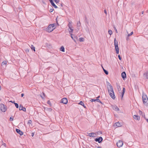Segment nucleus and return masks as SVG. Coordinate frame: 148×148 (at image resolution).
Here are the masks:
<instances>
[{
  "mask_svg": "<svg viewBox=\"0 0 148 148\" xmlns=\"http://www.w3.org/2000/svg\"><path fill=\"white\" fill-rule=\"evenodd\" d=\"M68 102V100L67 98H64L62 99L61 100V103H63L65 104H66Z\"/></svg>",
  "mask_w": 148,
  "mask_h": 148,
  "instance_id": "nucleus-7",
  "label": "nucleus"
},
{
  "mask_svg": "<svg viewBox=\"0 0 148 148\" xmlns=\"http://www.w3.org/2000/svg\"><path fill=\"white\" fill-rule=\"evenodd\" d=\"M60 50L62 52H64V48L63 46H62L60 48Z\"/></svg>",
  "mask_w": 148,
  "mask_h": 148,
  "instance_id": "nucleus-20",
  "label": "nucleus"
},
{
  "mask_svg": "<svg viewBox=\"0 0 148 148\" xmlns=\"http://www.w3.org/2000/svg\"><path fill=\"white\" fill-rule=\"evenodd\" d=\"M121 76L123 80H125L126 77V73L125 71L122 72L121 73Z\"/></svg>",
  "mask_w": 148,
  "mask_h": 148,
  "instance_id": "nucleus-8",
  "label": "nucleus"
},
{
  "mask_svg": "<svg viewBox=\"0 0 148 148\" xmlns=\"http://www.w3.org/2000/svg\"><path fill=\"white\" fill-rule=\"evenodd\" d=\"M71 23H69L68 24V26L69 28H71Z\"/></svg>",
  "mask_w": 148,
  "mask_h": 148,
  "instance_id": "nucleus-44",
  "label": "nucleus"
},
{
  "mask_svg": "<svg viewBox=\"0 0 148 148\" xmlns=\"http://www.w3.org/2000/svg\"><path fill=\"white\" fill-rule=\"evenodd\" d=\"M51 5L53 6L55 8H57L58 7L53 2V0H50L49 1Z\"/></svg>",
  "mask_w": 148,
  "mask_h": 148,
  "instance_id": "nucleus-12",
  "label": "nucleus"
},
{
  "mask_svg": "<svg viewBox=\"0 0 148 148\" xmlns=\"http://www.w3.org/2000/svg\"><path fill=\"white\" fill-rule=\"evenodd\" d=\"M97 148H101V147L100 146H98L97 147Z\"/></svg>",
  "mask_w": 148,
  "mask_h": 148,
  "instance_id": "nucleus-60",
  "label": "nucleus"
},
{
  "mask_svg": "<svg viewBox=\"0 0 148 148\" xmlns=\"http://www.w3.org/2000/svg\"><path fill=\"white\" fill-rule=\"evenodd\" d=\"M84 38L82 37L79 38V41L81 42H83L84 41Z\"/></svg>",
  "mask_w": 148,
  "mask_h": 148,
  "instance_id": "nucleus-27",
  "label": "nucleus"
},
{
  "mask_svg": "<svg viewBox=\"0 0 148 148\" xmlns=\"http://www.w3.org/2000/svg\"><path fill=\"white\" fill-rule=\"evenodd\" d=\"M113 108L114 110H115L116 111H117L119 110V108L118 107L116 106H114Z\"/></svg>",
  "mask_w": 148,
  "mask_h": 148,
  "instance_id": "nucleus-19",
  "label": "nucleus"
},
{
  "mask_svg": "<svg viewBox=\"0 0 148 148\" xmlns=\"http://www.w3.org/2000/svg\"><path fill=\"white\" fill-rule=\"evenodd\" d=\"M103 140V138L102 137L100 136L98 138H97L95 139V140L96 142H98L99 143H101Z\"/></svg>",
  "mask_w": 148,
  "mask_h": 148,
  "instance_id": "nucleus-5",
  "label": "nucleus"
},
{
  "mask_svg": "<svg viewBox=\"0 0 148 148\" xmlns=\"http://www.w3.org/2000/svg\"><path fill=\"white\" fill-rule=\"evenodd\" d=\"M118 57L119 58V59L120 60H121V59H122V58H121V57L120 55H119L118 56Z\"/></svg>",
  "mask_w": 148,
  "mask_h": 148,
  "instance_id": "nucleus-38",
  "label": "nucleus"
},
{
  "mask_svg": "<svg viewBox=\"0 0 148 148\" xmlns=\"http://www.w3.org/2000/svg\"><path fill=\"white\" fill-rule=\"evenodd\" d=\"M31 48L32 51H34V52L35 51V47L33 45H31Z\"/></svg>",
  "mask_w": 148,
  "mask_h": 148,
  "instance_id": "nucleus-23",
  "label": "nucleus"
},
{
  "mask_svg": "<svg viewBox=\"0 0 148 148\" xmlns=\"http://www.w3.org/2000/svg\"><path fill=\"white\" fill-rule=\"evenodd\" d=\"M55 29V27L52 28L51 27L50 25H49L46 29V31L49 32H50L53 31Z\"/></svg>",
  "mask_w": 148,
  "mask_h": 148,
  "instance_id": "nucleus-4",
  "label": "nucleus"
},
{
  "mask_svg": "<svg viewBox=\"0 0 148 148\" xmlns=\"http://www.w3.org/2000/svg\"><path fill=\"white\" fill-rule=\"evenodd\" d=\"M129 36H127V40H129Z\"/></svg>",
  "mask_w": 148,
  "mask_h": 148,
  "instance_id": "nucleus-53",
  "label": "nucleus"
},
{
  "mask_svg": "<svg viewBox=\"0 0 148 148\" xmlns=\"http://www.w3.org/2000/svg\"><path fill=\"white\" fill-rule=\"evenodd\" d=\"M143 101L144 104L148 106V99L146 95H143L142 96Z\"/></svg>",
  "mask_w": 148,
  "mask_h": 148,
  "instance_id": "nucleus-2",
  "label": "nucleus"
},
{
  "mask_svg": "<svg viewBox=\"0 0 148 148\" xmlns=\"http://www.w3.org/2000/svg\"><path fill=\"white\" fill-rule=\"evenodd\" d=\"M108 33L110 35H111L112 34V31L110 29L108 31Z\"/></svg>",
  "mask_w": 148,
  "mask_h": 148,
  "instance_id": "nucleus-28",
  "label": "nucleus"
},
{
  "mask_svg": "<svg viewBox=\"0 0 148 148\" xmlns=\"http://www.w3.org/2000/svg\"><path fill=\"white\" fill-rule=\"evenodd\" d=\"M145 120L147 121V122L148 123V119H146V118H145Z\"/></svg>",
  "mask_w": 148,
  "mask_h": 148,
  "instance_id": "nucleus-55",
  "label": "nucleus"
},
{
  "mask_svg": "<svg viewBox=\"0 0 148 148\" xmlns=\"http://www.w3.org/2000/svg\"><path fill=\"white\" fill-rule=\"evenodd\" d=\"M139 114H140L142 113V112L140 110H139Z\"/></svg>",
  "mask_w": 148,
  "mask_h": 148,
  "instance_id": "nucleus-48",
  "label": "nucleus"
},
{
  "mask_svg": "<svg viewBox=\"0 0 148 148\" xmlns=\"http://www.w3.org/2000/svg\"><path fill=\"white\" fill-rule=\"evenodd\" d=\"M90 101L91 102H95V101H96V99H91L90 100Z\"/></svg>",
  "mask_w": 148,
  "mask_h": 148,
  "instance_id": "nucleus-37",
  "label": "nucleus"
},
{
  "mask_svg": "<svg viewBox=\"0 0 148 148\" xmlns=\"http://www.w3.org/2000/svg\"><path fill=\"white\" fill-rule=\"evenodd\" d=\"M115 124L117 127H120L121 126V125L119 122L115 123Z\"/></svg>",
  "mask_w": 148,
  "mask_h": 148,
  "instance_id": "nucleus-22",
  "label": "nucleus"
},
{
  "mask_svg": "<svg viewBox=\"0 0 148 148\" xmlns=\"http://www.w3.org/2000/svg\"><path fill=\"white\" fill-rule=\"evenodd\" d=\"M56 23H57V25L58 26L59 25V24H58V21L57 20V18H56Z\"/></svg>",
  "mask_w": 148,
  "mask_h": 148,
  "instance_id": "nucleus-51",
  "label": "nucleus"
},
{
  "mask_svg": "<svg viewBox=\"0 0 148 148\" xmlns=\"http://www.w3.org/2000/svg\"><path fill=\"white\" fill-rule=\"evenodd\" d=\"M7 106L2 103H1L0 105V108L1 111L3 112H5L7 110Z\"/></svg>",
  "mask_w": 148,
  "mask_h": 148,
  "instance_id": "nucleus-3",
  "label": "nucleus"
},
{
  "mask_svg": "<svg viewBox=\"0 0 148 148\" xmlns=\"http://www.w3.org/2000/svg\"><path fill=\"white\" fill-rule=\"evenodd\" d=\"M96 101L100 103L101 104H102V103L101 102V101L99 99H96Z\"/></svg>",
  "mask_w": 148,
  "mask_h": 148,
  "instance_id": "nucleus-35",
  "label": "nucleus"
},
{
  "mask_svg": "<svg viewBox=\"0 0 148 148\" xmlns=\"http://www.w3.org/2000/svg\"><path fill=\"white\" fill-rule=\"evenodd\" d=\"M133 118L134 119L137 120H139L140 119V117L137 115H134L133 116Z\"/></svg>",
  "mask_w": 148,
  "mask_h": 148,
  "instance_id": "nucleus-14",
  "label": "nucleus"
},
{
  "mask_svg": "<svg viewBox=\"0 0 148 148\" xmlns=\"http://www.w3.org/2000/svg\"><path fill=\"white\" fill-rule=\"evenodd\" d=\"M115 49L116 51V54H118L119 53V48L118 47V44L114 45Z\"/></svg>",
  "mask_w": 148,
  "mask_h": 148,
  "instance_id": "nucleus-10",
  "label": "nucleus"
},
{
  "mask_svg": "<svg viewBox=\"0 0 148 148\" xmlns=\"http://www.w3.org/2000/svg\"><path fill=\"white\" fill-rule=\"evenodd\" d=\"M116 44H118V42L116 40V38H115L114 39V45H116Z\"/></svg>",
  "mask_w": 148,
  "mask_h": 148,
  "instance_id": "nucleus-26",
  "label": "nucleus"
},
{
  "mask_svg": "<svg viewBox=\"0 0 148 148\" xmlns=\"http://www.w3.org/2000/svg\"><path fill=\"white\" fill-rule=\"evenodd\" d=\"M79 104L82 106L84 108H86V107L84 105V103L82 101H80Z\"/></svg>",
  "mask_w": 148,
  "mask_h": 148,
  "instance_id": "nucleus-18",
  "label": "nucleus"
},
{
  "mask_svg": "<svg viewBox=\"0 0 148 148\" xmlns=\"http://www.w3.org/2000/svg\"><path fill=\"white\" fill-rule=\"evenodd\" d=\"M108 90L110 95L113 99L115 98V96L113 90V89H110L109 87H107Z\"/></svg>",
  "mask_w": 148,
  "mask_h": 148,
  "instance_id": "nucleus-1",
  "label": "nucleus"
},
{
  "mask_svg": "<svg viewBox=\"0 0 148 148\" xmlns=\"http://www.w3.org/2000/svg\"><path fill=\"white\" fill-rule=\"evenodd\" d=\"M32 123V121L31 120H28V124H31Z\"/></svg>",
  "mask_w": 148,
  "mask_h": 148,
  "instance_id": "nucleus-42",
  "label": "nucleus"
},
{
  "mask_svg": "<svg viewBox=\"0 0 148 148\" xmlns=\"http://www.w3.org/2000/svg\"><path fill=\"white\" fill-rule=\"evenodd\" d=\"M60 5H61V6L62 7V6H63V3H62L61 4H60Z\"/></svg>",
  "mask_w": 148,
  "mask_h": 148,
  "instance_id": "nucleus-57",
  "label": "nucleus"
},
{
  "mask_svg": "<svg viewBox=\"0 0 148 148\" xmlns=\"http://www.w3.org/2000/svg\"><path fill=\"white\" fill-rule=\"evenodd\" d=\"M123 145V142L121 140H119L118 142L116 143V145L117 146L119 147H122Z\"/></svg>",
  "mask_w": 148,
  "mask_h": 148,
  "instance_id": "nucleus-6",
  "label": "nucleus"
},
{
  "mask_svg": "<svg viewBox=\"0 0 148 148\" xmlns=\"http://www.w3.org/2000/svg\"><path fill=\"white\" fill-rule=\"evenodd\" d=\"M24 95V93H22L21 95V97H23Z\"/></svg>",
  "mask_w": 148,
  "mask_h": 148,
  "instance_id": "nucleus-50",
  "label": "nucleus"
},
{
  "mask_svg": "<svg viewBox=\"0 0 148 148\" xmlns=\"http://www.w3.org/2000/svg\"><path fill=\"white\" fill-rule=\"evenodd\" d=\"M143 77L146 79H148V71H146L143 74Z\"/></svg>",
  "mask_w": 148,
  "mask_h": 148,
  "instance_id": "nucleus-13",
  "label": "nucleus"
},
{
  "mask_svg": "<svg viewBox=\"0 0 148 148\" xmlns=\"http://www.w3.org/2000/svg\"><path fill=\"white\" fill-rule=\"evenodd\" d=\"M54 1L56 3H58L59 1L60 0H54Z\"/></svg>",
  "mask_w": 148,
  "mask_h": 148,
  "instance_id": "nucleus-39",
  "label": "nucleus"
},
{
  "mask_svg": "<svg viewBox=\"0 0 148 148\" xmlns=\"http://www.w3.org/2000/svg\"><path fill=\"white\" fill-rule=\"evenodd\" d=\"M103 71H104V73H105L106 75H108V71L107 70H105V69H104L103 67Z\"/></svg>",
  "mask_w": 148,
  "mask_h": 148,
  "instance_id": "nucleus-24",
  "label": "nucleus"
},
{
  "mask_svg": "<svg viewBox=\"0 0 148 148\" xmlns=\"http://www.w3.org/2000/svg\"><path fill=\"white\" fill-rule=\"evenodd\" d=\"M85 21L88 24V20H87V19L86 20H85Z\"/></svg>",
  "mask_w": 148,
  "mask_h": 148,
  "instance_id": "nucleus-54",
  "label": "nucleus"
},
{
  "mask_svg": "<svg viewBox=\"0 0 148 148\" xmlns=\"http://www.w3.org/2000/svg\"><path fill=\"white\" fill-rule=\"evenodd\" d=\"M6 63H7V62L6 61H4L2 62V63H1V65L2 66L5 65L6 64Z\"/></svg>",
  "mask_w": 148,
  "mask_h": 148,
  "instance_id": "nucleus-29",
  "label": "nucleus"
},
{
  "mask_svg": "<svg viewBox=\"0 0 148 148\" xmlns=\"http://www.w3.org/2000/svg\"><path fill=\"white\" fill-rule=\"evenodd\" d=\"M70 30H71L70 31H69V32H73V29H72L71 27L70 28H69Z\"/></svg>",
  "mask_w": 148,
  "mask_h": 148,
  "instance_id": "nucleus-43",
  "label": "nucleus"
},
{
  "mask_svg": "<svg viewBox=\"0 0 148 148\" xmlns=\"http://www.w3.org/2000/svg\"><path fill=\"white\" fill-rule=\"evenodd\" d=\"M117 86V88H118V86H119V87H120V86Z\"/></svg>",
  "mask_w": 148,
  "mask_h": 148,
  "instance_id": "nucleus-63",
  "label": "nucleus"
},
{
  "mask_svg": "<svg viewBox=\"0 0 148 148\" xmlns=\"http://www.w3.org/2000/svg\"><path fill=\"white\" fill-rule=\"evenodd\" d=\"M22 107H23V106L21 104H20L19 106V108H22Z\"/></svg>",
  "mask_w": 148,
  "mask_h": 148,
  "instance_id": "nucleus-49",
  "label": "nucleus"
},
{
  "mask_svg": "<svg viewBox=\"0 0 148 148\" xmlns=\"http://www.w3.org/2000/svg\"><path fill=\"white\" fill-rule=\"evenodd\" d=\"M29 49H25V51L27 53L29 52Z\"/></svg>",
  "mask_w": 148,
  "mask_h": 148,
  "instance_id": "nucleus-45",
  "label": "nucleus"
},
{
  "mask_svg": "<svg viewBox=\"0 0 148 148\" xmlns=\"http://www.w3.org/2000/svg\"><path fill=\"white\" fill-rule=\"evenodd\" d=\"M47 103L49 105L50 107H51V106L52 105L51 104V102H50V100H48L47 101Z\"/></svg>",
  "mask_w": 148,
  "mask_h": 148,
  "instance_id": "nucleus-32",
  "label": "nucleus"
},
{
  "mask_svg": "<svg viewBox=\"0 0 148 148\" xmlns=\"http://www.w3.org/2000/svg\"><path fill=\"white\" fill-rule=\"evenodd\" d=\"M100 97V96H99L98 97H97L96 98L97 99H99Z\"/></svg>",
  "mask_w": 148,
  "mask_h": 148,
  "instance_id": "nucleus-58",
  "label": "nucleus"
},
{
  "mask_svg": "<svg viewBox=\"0 0 148 148\" xmlns=\"http://www.w3.org/2000/svg\"><path fill=\"white\" fill-rule=\"evenodd\" d=\"M133 32H131L130 34H128V36H130L133 34Z\"/></svg>",
  "mask_w": 148,
  "mask_h": 148,
  "instance_id": "nucleus-36",
  "label": "nucleus"
},
{
  "mask_svg": "<svg viewBox=\"0 0 148 148\" xmlns=\"http://www.w3.org/2000/svg\"><path fill=\"white\" fill-rule=\"evenodd\" d=\"M53 10H54V9L53 8L51 9L50 10L49 12H51L53 11Z\"/></svg>",
  "mask_w": 148,
  "mask_h": 148,
  "instance_id": "nucleus-40",
  "label": "nucleus"
},
{
  "mask_svg": "<svg viewBox=\"0 0 148 148\" xmlns=\"http://www.w3.org/2000/svg\"><path fill=\"white\" fill-rule=\"evenodd\" d=\"M125 88L124 87L123 88V91L121 93V97L122 99L123 98L124 94L125 93Z\"/></svg>",
  "mask_w": 148,
  "mask_h": 148,
  "instance_id": "nucleus-15",
  "label": "nucleus"
},
{
  "mask_svg": "<svg viewBox=\"0 0 148 148\" xmlns=\"http://www.w3.org/2000/svg\"><path fill=\"white\" fill-rule=\"evenodd\" d=\"M106 84L107 86V87H108V86H110V89H113V87L111 85V84L108 82H106Z\"/></svg>",
  "mask_w": 148,
  "mask_h": 148,
  "instance_id": "nucleus-16",
  "label": "nucleus"
},
{
  "mask_svg": "<svg viewBox=\"0 0 148 148\" xmlns=\"http://www.w3.org/2000/svg\"><path fill=\"white\" fill-rule=\"evenodd\" d=\"M19 110H22L25 112H26V108L24 107H22V108H19Z\"/></svg>",
  "mask_w": 148,
  "mask_h": 148,
  "instance_id": "nucleus-21",
  "label": "nucleus"
},
{
  "mask_svg": "<svg viewBox=\"0 0 148 148\" xmlns=\"http://www.w3.org/2000/svg\"><path fill=\"white\" fill-rule=\"evenodd\" d=\"M77 24L78 26H80L81 25V23L79 21L77 22Z\"/></svg>",
  "mask_w": 148,
  "mask_h": 148,
  "instance_id": "nucleus-33",
  "label": "nucleus"
},
{
  "mask_svg": "<svg viewBox=\"0 0 148 148\" xmlns=\"http://www.w3.org/2000/svg\"><path fill=\"white\" fill-rule=\"evenodd\" d=\"M46 46H47L48 44L47 43H46Z\"/></svg>",
  "mask_w": 148,
  "mask_h": 148,
  "instance_id": "nucleus-62",
  "label": "nucleus"
},
{
  "mask_svg": "<svg viewBox=\"0 0 148 148\" xmlns=\"http://www.w3.org/2000/svg\"><path fill=\"white\" fill-rule=\"evenodd\" d=\"M14 103L15 106L16 108H18L19 107V105L18 104L16 103H15L14 101Z\"/></svg>",
  "mask_w": 148,
  "mask_h": 148,
  "instance_id": "nucleus-25",
  "label": "nucleus"
},
{
  "mask_svg": "<svg viewBox=\"0 0 148 148\" xmlns=\"http://www.w3.org/2000/svg\"><path fill=\"white\" fill-rule=\"evenodd\" d=\"M143 116V117H144V118L145 119V115H144Z\"/></svg>",
  "mask_w": 148,
  "mask_h": 148,
  "instance_id": "nucleus-61",
  "label": "nucleus"
},
{
  "mask_svg": "<svg viewBox=\"0 0 148 148\" xmlns=\"http://www.w3.org/2000/svg\"><path fill=\"white\" fill-rule=\"evenodd\" d=\"M13 120V118L11 117L10 118V121H12Z\"/></svg>",
  "mask_w": 148,
  "mask_h": 148,
  "instance_id": "nucleus-41",
  "label": "nucleus"
},
{
  "mask_svg": "<svg viewBox=\"0 0 148 148\" xmlns=\"http://www.w3.org/2000/svg\"><path fill=\"white\" fill-rule=\"evenodd\" d=\"M114 29L115 30V31L117 33H118V32H117V30L116 28L115 27H114Z\"/></svg>",
  "mask_w": 148,
  "mask_h": 148,
  "instance_id": "nucleus-46",
  "label": "nucleus"
},
{
  "mask_svg": "<svg viewBox=\"0 0 148 148\" xmlns=\"http://www.w3.org/2000/svg\"><path fill=\"white\" fill-rule=\"evenodd\" d=\"M34 133H33V132L32 133V137H33V136H34Z\"/></svg>",
  "mask_w": 148,
  "mask_h": 148,
  "instance_id": "nucleus-52",
  "label": "nucleus"
},
{
  "mask_svg": "<svg viewBox=\"0 0 148 148\" xmlns=\"http://www.w3.org/2000/svg\"><path fill=\"white\" fill-rule=\"evenodd\" d=\"M104 13L106 14V15H107V12L106 10H104Z\"/></svg>",
  "mask_w": 148,
  "mask_h": 148,
  "instance_id": "nucleus-47",
  "label": "nucleus"
},
{
  "mask_svg": "<svg viewBox=\"0 0 148 148\" xmlns=\"http://www.w3.org/2000/svg\"><path fill=\"white\" fill-rule=\"evenodd\" d=\"M10 102H12L13 103H14V101H10Z\"/></svg>",
  "mask_w": 148,
  "mask_h": 148,
  "instance_id": "nucleus-59",
  "label": "nucleus"
},
{
  "mask_svg": "<svg viewBox=\"0 0 148 148\" xmlns=\"http://www.w3.org/2000/svg\"><path fill=\"white\" fill-rule=\"evenodd\" d=\"M16 131L18 134H19L21 136L23 134V132L19 129H16Z\"/></svg>",
  "mask_w": 148,
  "mask_h": 148,
  "instance_id": "nucleus-9",
  "label": "nucleus"
},
{
  "mask_svg": "<svg viewBox=\"0 0 148 148\" xmlns=\"http://www.w3.org/2000/svg\"><path fill=\"white\" fill-rule=\"evenodd\" d=\"M41 97L42 99L44 98V97H42V96H41Z\"/></svg>",
  "mask_w": 148,
  "mask_h": 148,
  "instance_id": "nucleus-64",
  "label": "nucleus"
},
{
  "mask_svg": "<svg viewBox=\"0 0 148 148\" xmlns=\"http://www.w3.org/2000/svg\"><path fill=\"white\" fill-rule=\"evenodd\" d=\"M87 19V17H86V16H85V20H86Z\"/></svg>",
  "mask_w": 148,
  "mask_h": 148,
  "instance_id": "nucleus-56",
  "label": "nucleus"
},
{
  "mask_svg": "<svg viewBox=\"0 0 148 148\" xmlns=\"http://www.w3.org/2000/svg\"><path fill=\"white\" fill-rule=\"evenodd\" d=\"M49 25H50L51 27L53 28H54V27L55 26V24H50Z\"/></svg>",
  "mask_w": 148,
  "mask_h": 148,
  "instance_id": "nucleus-31",
  "label": "nucleus"
},
{
  "mask_svg": "<svg viewBox=\"0 0 148 148\" xmlns=\"http://www.w3.org/2000/svg\"><path fill=\"white\" fill-rule=\"evenodd\" d=\"M88 134V133H87ZM96 134V133H94V132H92L91 133H88V136L90 137H96L95 136V135Z\"/></svg>",
  "mask_w": 148,
  "mask_h": 148,
  "instance_id": "nucleus-11",
  "label": "nucleus"
},
{
  "mask_svg": "<svg viewBox=\"0 0 148 148\" xmlns=\"http://www.w3.org/2000/svg\"><path fill=\"white\" fill-rule=\"evenodd\" d=\"M46 110L49 112H51L52 110V109L50 108H46Z\"/></svg>",
  "mask_w": 148,
  "mask_h": 148,
  "instance_id": "nucleus-30",
  "label": "nucleus"
},
{
  "mask_svg": "<svg viewBox=\"0 0 148 148\" xmlns=\"http://www.w3.org/2000/svg\"><path fill=\"white\" fill-rule=\"evenodd\" d=\"M96 134L97 133V134H102V132L101 131H99L97 132L96 133Z\"/></svg>",
  "mask_w": 148,
  "mask_h": 148,
  "instance_id": "nucleus-34",
  "label": "nucleus"
},
{
  "mask_svg": "<svg viewBox=\"0 0 148 148\" xmlns=\"http://www.w3.org/2000/svg\"><path fill=\"white\" fill-rule=\"evenodd\" d=\"M71 38L75 41V39H77V37L76 36H74L73 37V34H71Z\"/></svg>",
  "mask_w": 148,
  "mask_h": 148,
  "instance_id": "nucleus-17",
  "label": "nucleus"
}]
</instances>
